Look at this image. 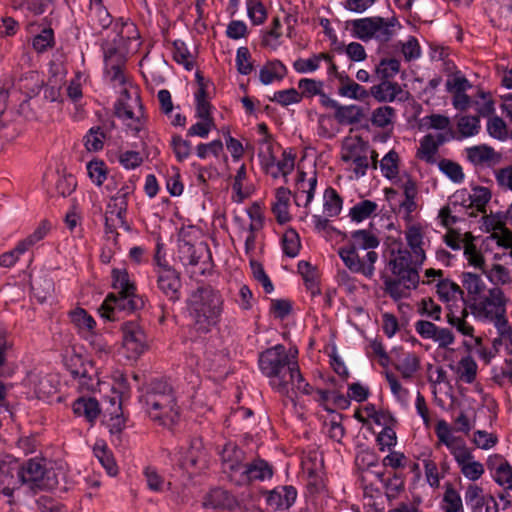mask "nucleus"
<instances>
[{
    "label": "nucleus",
    "mask_w": 512,
    "mask_h": 512,
    "mask_svg": "<svg viewBox=\"0 0 512 512\" xmlns=\"http://www.w3.org/2000/svg\"><path fill=\"white\" fill-rule=\"evenodd\" d=\"M258 363L261 372L269 378L271 387L278 393L293 398L297 393L310 395L313 392L300 373L296 356H290L283 345L277 344L263 351Z\"/></svg>",
    "instance_id": "f257e3e1"
},
{
    "label": "nucleus",
    "mask_w": 512,
    "mask_h": 512,
    "mask_svg": "<svg viewBox=\"0 0 512 512\" xmlns=\"http://www.w3.org/2000/svg\"><path fill=\"white\" fill-rule=\"evenodd\" d=\"M187 311L194 330L207 334L215 328L223 312V298L210 286L195 290L187 301Z\"/></svg>",
    "instance_id": "f03ea898"
},
{
    "label": "nucleus",
    "mask_w": 512,
    "mask_h": 512,
    "mask_svg": "<svg viewBox=\"0 0 512 512\" xmlns=\"http://www.w3.org/2000/svg\"><path fill=\"white\" fill-rule=\"evenodd\" d=\"M222 460L224 471L240 486L253 481H265L273 476V468L267 461L255 459L250 463H244L245 453L233 445L224 448Z\"/></svg>",
    "instance_id": "7ed1b4c3"
},
{
    "label": "nucleus",
    "mask_w": 512,
    "mask_h": 512,
    "mask_svg": "<svg viewBox=\"0 0 512 512\" xmlns=\"http://www.w3.org/2000/svg\"><path fill=\"white\" fill-rule=\"evenodd\" d=\"M438 443L445 445L465 479L476 483L485 474L484 464L476 460L463 439L452 434L449 424L439 420L435 427Z\"/></svg>",
    "instance_id": "20e7f679"
},
{
    "label": "nucleus",
    "mask_w": 512,
    "mask_h": 512,
    "mask_svg": "<svg viewBox=\"0 0 512 512\" xmlns=\"http://www.w3.org/2000/svg\"><path fill=\"white\" fill-rule=\"evenodd\" d=\"M146 413L160 426L172 428L179 422L180 409L170 385L155 382L144 396Z\"/></svg>",
    "instance_id": "39448f33"
},
{
    "label": "nucleus",
    "mask_w": 512,
    "mask_h": 512,
    "mask_svg": "<svg viewBox=\"0 0 512 512\" xmlns=\"http://www.w3.org/2000/svg\"><path fill=\"white\" fill-rule=\"evenodd\" d=\"M466 305L473 316L480 321L492 322L497 327L507 323L506 298L502 289L498 287L489 289L487 294L467 302Z\"/></svg>",
    "instance_id": "423d86ee"
},
{
    "label": "nucleus",
    "mask_w": 512,
    "mask_h": 512,
    "mask_svg": "<svg viewBox=\"0 0 512 512\" xmlns=\"http://www.w3.org/2000/svg\"><path fill=\"white\" fill-rule=\"evenodd\" d=\"M400 27L395 17H365L351 22L353 36L364 42L374 39L380 43H386L393 38Z\"/></svg>",
    "instance_id": "0eeeda50"
},
{
    "label": "nucleus",
    "mask_w": 512,
    "mask_h": 512,
    "mask_svg": "<svg viewBox=\"0 0 512 512\" xmlns=\"http://www.w3.org/2000/svg\"><path fill=\"white\" fill-rule=\"evenodd\" d=\"M115 114L125 122L135 135H139L145 129L146 119L137 91H134L133 94L132 90L128 88H124L121 91L120 97L115 104Z\"/></svg>",
    "instance_id": "6e6552de"
},
{
    "label": "nucleus",
    "mask_w": 512,
    "mask_h": 512,
    "mask_svg": "<svg viewBox=\"0 0 512 512\" xmlns=\"http://www.w3.org/2000/svg\"><path fill=\"white\" fill-rule=\"evenodd\" d=\"M18 471L22 484L32 491L52 489L58 483L54 471L47 469L42 459H30Z\"/></svg>",
    "instance_id": "1a4fd4ad"
},
{
    "label": "nucleus",
    "mask_w": 512,
    "mask_h": 512,
    "mask_svg": "<svg viewBox=\"0 0 512 512\" xmlns=\"http://www.w3.org/2000/svg\"><path fill=\"white\" fill-rule=\"evenodd\" d=\"M369 145L361 137H346L341 147V159L356 178L364 176L369 168Z\"/></svg>",
    "instance_id": "9d476101"
},
{
    "label": "nucleus",
    "mask_w": 512,
    "mask_h": 512,
    "mask_svg": "<svg viewBox=\"0 0 512 512\" xmlns=\"http://www.w3.org/2000/svg\"><path fill=\"white\" fill-rule=\"evenodd\" d=\"M144 300L136 292L109 293L99 308L101 316L109 321L119 319L121 312L132 313L144 307Z\"/></svg>",
    "instance_id": "9b49d317"
},
{
    "label": "nucleus",
    "mask_w": 512,
    "mask_h": 512,
    "mask_svg": "<svg viewBox=\"0 0 512 512\" xmlns=\"http://www.w3.org/2000/svg\"><path fill=\"white\" fill-rule=\"evenodd\" d=\"M423 263H417L413 253L403 248L401 244L390 251L388 266L395 277L409 282L411 285L419 283L418 269Z\"/></svg>",
    "instance_id": "f8f14e48"
},
{
    "label": "nucleus",
    "mask_w": 512,
    "mask_h": 512,
    "mask_svg": "<svg viewBox=\"0 0 512 512\" xmlns=\"http://www.w3.org/2000/svg\"><path fill=\"white\" fill-rule=\"evenodd\" d=\"M338 255L343 261L345 267L352 273L362 275L368 280H372L375 276L376 267L379 256L376 251H367L365 255L360 256L358 251L353 247H340Z\"/></svg>",
    "instance_id": "ddd939ff"
},
{
    "label": "nucleus",
    "mask_w": 512,
    "mask_h": 512,
    "mask_svg": "<svg viewBox=\"0 0 512 512\" xmlns=\"http://www.w3.org/2000/svg\"><path fill=\"white\" fill-rule=\"evenodd\" d=\"M122 349L127 359H138L147 349L148 340L143 327L137 321H126L120 326Z\"/></svg>",
    "instance_id": "4468645a"
},
{
    "label": "nucleus",
    "mask_w": 512,
    "mask_h": 512,
    "mask_svg": "<svg viewBox=\"0 0 512 512\" xmlns=\"http://www.w3.org/2000/svg\"><path fill=\"white\" fill-rule=\"evenodd\" d=\"M133 188L129 185H123L115 195L110 197L105 212L106 225L113 222L114 226L120 227L125 231L130 230L127 222L128 197Z\"/></svg>",
    "instance_id": "2eb2a0df"
},
{
    "label": "nucleus",
    "mask_w": 512,
    "mask_h": 512,
    "mask_svg": "<svg viewBox=\"0 0 512 512\" xmlns=\"http://www.w3.org/2000/svg\"><path fill=\"white\" fill-rule=\"evenodd\" d=\"M248 215L250 218L248 225L239 223V238L244 240L245 254L252 258L255 255L257 236L264 225V217L257 206L250 208Z\"/></svg>",
    "instance_id": "dca6fc26"
},
{
    "label": "nucleus",
    "mask_w": 512,
    "mask_h": 512,
    "mask_svg": "<svg viewBox=\"0 0 512 512\" xmlns=\"http://www.w3.org/2000/svg\"><path fill=\"white\" fill-rule=\"evenodd\" d=\"M369 94L378 102H394L395 100L406 101L408 93L401 85L394 81L380 80L379 84L370 88Z\"/></svg>",
    "instance_id": "f3484780"
},
{
    "label": "nucleus",
    "mask_w": 512,
    "mask_h": 512,
    "mask_svg": "<svg viewBox=\"0 0 512 512\" xmlns=\"http://www.w3.org/2000/svg\"><path fill=\"white\" fill-rule=\"evenodd\" d=\"M24 486L22 479L19 477V471L16 474L12 470H1L0 471V496L6 498V503L11 507L16 506L19 503L18 497L15 493Z\"/></svg>",
    "instance_id": "a211bd4d"
},
{
    "label": "nucleus",
    "mask_w": 512,
    "mask_h": 512,
    "mask_svg": "<svg viewBox=\"0 0 512 512\" xmlns=\"http://www.w3.org/2000/svg\"><path fill=\"white\" fill-rule=\"evenodd\" d=\"M316 186L317 176L315 174L306 178L305 172H299L294 192V201L296 205L303 206L307 209L314 198Z\"/></svg>",
    "instance_id": "6ab92c4d"
},
{
    "label": "nucleus",
    "mask_w": 512,
    "mask_h": 512,
    "mask_svg": "<svg viewBox=\"0 0 512 512\" xmlns=\"http://www.w3.org/2000/svg\"><path fill=\"white\" fill-rule=\"evenodd\" d=\"M297 491L293 486H278L267 493V505L274 510H287L296 501Z\"/></svg>",
    "instance_id": "aec40b11"
},
{
    "label": "nucleus",
    "mask_w": 512,
    "mask_h": 512,
    "mask_svg": "<svg viewBox=\"0 0 512 512\" xmlns=\"http://www.w3.org/2000/svg\"><path fill=\"white\" fill-rule=\"evenodd\" d=\"M405 240L413 253L417 263H424L426 253L424 249V230L420 224H409L405 229Z\"/></svg>",
    "instance_id": "412c9836"
},
{
    "label": "nucleus",
    "mask_w": 512,
    "mask_h": 512,
    "mask_svg": "<svg viewBox=\"0 0 512 512\" xmlns=\"http://www.w3.org/2000/svg\"><path fill=\"white\" fill-rule=\"evenodd\" d=\"M158 288L172 301L179 299L180 279L172 267L157 269Z\"/></svg>",
    "instance_id": "4be33fe9"
},
{
    "label": "nucleus",
    "mask_w": 512,
    "mask_h": 512,
    "mask_svg": "<svg viewBox=\"0 0 512 512\" xmlns=\"http://www.w3.org/2000/svg\"><path fill=\"white\" fill-rule=\"evenodd\" d=\"M488 468L493 473L495 482L503 487L512 489V466L500 455L488 459Z\"/></svg>",
    "instance_id": "5701e85b"
},
{
    "label": "nucleus",
    "mask_w": 512,
    "mask_h": 512,
    "mask_svg": "<svg viewBox=\"0 0 512 512\" xmlns=\"http://www.w3.org/2000/svg\"><path fill=\"white\" fill-rule=\"evenodd\" d=\"M295 156L291 151L283 150L281 158L277 159L276 156L273 160L265 166L262 170L276 179L283 177L284 179L294 170ZM287 180H285L286 182Z\"/></svg>",
    "instance_id": "b1692460"
},
{
    "label": "nucleus",
    "mask_w": 512,
    "mask_h": 512,
    "mask_svg": "<svg viewBox=\"0 0 512 512\" xmlns=\"http://www.w3.org/2000/svg\"><path fill=\"white\" fill-rule=\"evenodd\" d=\"M445 142L442 134H428L420 140L417 150V158L429 164L436 162L439 147Z\"/></svg>",
    "instance_id": "393cba45"
},
{
    "label": "nucleus",
    "mask_w": 512,
    "mask_h": 512,
    "mask_svg": "<svg viewBox=\"0 0 512 512\" xmlns=\"http://www.w3.org/2000/svg\"><path fill=\"white\" fill-rule=\"evenodd\" d=\"M69 319L81 338L89 336L90 333L96 330L97 323L95 319L81 307H76L71 310L69 312Z\"/></svg>",
    "instance_id": "a878e982"
},
{
    "label": "nucleus",
    "mask_w": 512,
    "mask_h": 512,
    "mask_svg": "<svg viewBox=\"0 0 512 512\" xmlns=\"http://www.w3.org/2000/svg\"><path fill=\"white\" fill-rule=\"evenodd\" d=\"M380 244V239L376 232L370 229H359L351 232L350 241L343 247H353L358 249L374 251Z\"/></svg>",
    "instance_id": "bb28decb"
},
{
    "label": "nucleus",
    "mask_w": 512,
    "mask_h": 512,
    "mask_svg": "<svg viewBox=\"0 0 512 512\" xmlns=\"http://www.w3.org/2000/svg\"><path fill=\"white\" fill-rule=\"evenodd\" d=\"M436 293L439 299L447 304L449 310L458 300H463L464 291L450 279H440L436 285Z\"/></svg>",
    "instance_id": "cd10ccee"
},
{
    "label": "nucleus",
    "mask_w": 512,
    "mask_h": 512,
    "mask_svg": "<svg viewBox=\"0 0 512 512\" xmlns=\"http://www.w3.org/2000/svg\"><path fill=\"white\" fill-rule=\"evenodd\" d=\"M291 191L286 187H279L275 191V200L272 203V212L280 224L290 221L289 213Z\"/></svg>",
    "instance_id": "c85d7f7f"
},
{
    "label": "nucleus",
    "mask_w": 512,
    "mask_h": 512,
    "mask_svg": "<svg viewBox=\"0 0 512 512\" xmlns=\"http://www.w3.org/2000/svg\"><path fill=\"white\" fill-rule=\"evenodd\" d=\"M464 498L467 506L473 512L482 510L487 502H494V496L491 494H485L484 489L476 483H470L467 485L464 492Z\"/></svg>",
    "instance_id": "c756f323"
},
{
    "label": "nucleus",
    "mask_w": 512,
    "mask_h": 512,
    "mask_svg": "<svg viewBox=\"0 0 512 512\" xmlns=\"http://www.w3.org/2000/svg\"><path fill=\"white\" fill-rule=\"evenodd\" d=\"M451 369L457 380L463 383L472 384L477 378L478 364L472 355H464L455 366H451Z\"/></svg>",
    "instance_id": "7c9ffc66"
},
{
    "label": "nucleus",
    "mask_w": 512,
    "mask_h": 512,
    "mask_svg": "<svg viewBox=\"0 0 512 512\" xmlns=\"http://www.w3.org/2000/svg\"><path fill=\"white\" fill-rule=\"evenodd\" d=\"M339 81L338 94L354 100H364L369 92L360 84L352 80L347 74L337 75Z\"/></svg>",
    "instance_id": "2f4dec72"
},
{
    "label": "nucleus",
    "mask_w": 512,
    "mask_h": 512,
    "mask_svg": "<svg viewBox=\"0 0 512 512\" xmlns=\"http://www.w3.org/2000/svg\"><path fill=\"white\" fill-rule=\"evenodd\" d=\"M468 306L466 305L460 311H450L446 315L447 323L453 327L459 334H461L464 338L467 336H472V333H475L474 326L468 322L467 318L469 316Z\"/></svg>",
    "instance_id": "473e14b6"
},
{
    "label": "nucleus",
    "mask_w": 512,
    "mask_h": 512,
    "mask_svg": "<svg viewBox=\"0 0 512 512\" xmlns=\"http://www.w3.org/2000/svg\"><path fill=\"white\" fill-rule=\"evenodd\" d=\"M72 408L75 415L84 417L89 423H94L101 412L98 401L92 397L78 398Z\"/></svg>",
    "instance_id": "72a5a7b5"
},
{
    "label": "nucleus",
    "mask_w": 512,
    "mask_h": 512,
    "mask_svg": "<svg viewBox=\"0 0 512 512\" xmlns=\"http://www.w3.org/2000/svg\"><path fill=\"white\" fill-rule=\"evenodd\" d=\"M467 159L474 165H483L498 160L499 155L486 144L475 145L465 149Z\"/></svg>",
    "instance_id": "f704fd0d"
},
{
    "label": "nucleus",
    "mask_w": 512,
    "mask_h": 512,
    "mask_svg": "<svg viewBox=\"0 0 512 512\" xmlns=\"http://www.w3.org/2000/svg\"><path fill=\"white\" fill-rule=\"evenodd\" d=\"M88 17L94 29H104L112 23V18L102 0H90Z\"/></svg>",
    "instance_id": "c9c22d12"
},
{
    "label": "nucleus",
    "mask_w": 512,
    "mask_h": 512,
    "mask_svg": "<svg viewBox=\"0 0 512 512\" xmlns=\"http://www.w3.org/2000/svg\"><path fill=\"white\" fill-rule=\"evenodd\" d=\"M463 254L469 266L487 274L485 271V259L482 252L473 243L470 233L465 234Z\"/></svg>",
    "instance_id": "e433bc0d"
},
{
    "label": "nucleus",
    "mask_w": 512,
    "mask_h": 512,
    "mask_svg": "<svg viewBox=\"0 0 512 512\" xmlns=\"http://www.w3.org/2000/svg\"><path fill=\"white\" fill-rule=\"evenodd\" d=\"M287 74L286 66L279 60L269 61L259 70L260 82L264 85L282 80Z\"/></svg>",
    "instance_id": "4c0bfd02"
},
{
    "label": "nucleus",
    "mask_w": 512,
    "mask_h": 512,
    "mask_svg": "<svg viewBox=\"0 0 512 512\" xmlns=\"http://www.w3.org/2000/svg\"><path fill=\"white\" fill-rule=\"evenodd\" d=\"M384 284L385 292L396 301L409 297L411 290L416 289L419 285V283L411 285L409 282L400 279V277L387 279Z\"/></svg>",
    "instance_id": "58836bf2"
},
{
    "label": "nucleus",
    "mask_w": 512,
    "mask_h": 512,
    "mask_svg": "<svg viewBox=\"0 0 512 512\" xmlns=\"http://www.w3.org/2000/svg\"><path fill=\"white\" fill-rule=\"evenodd\" d=\"M456 129L459 139L476 136L481 129L480 118L477 115H461L456 118Z\"/></svg>",
    "instance_id": "ea45409f"
},
{
    "label": "nucleus",
    "mask_w": 512,
    "mask_h": 512,
    "mask_svg": "<svg viewBox=\"0 0 512 512\" xmlns=\"http://www.w3.org/2000/svg\"><path fill=\"white\" fill-rule=\"evenodd\" d=\"M461 281L463 288L467 291L468 302L483 295L486 285L480 275L472 272H463Z\"/></svg>",
    "instance_id": "a19ab883"
},
{
    "label": "nucleus",
    "mask_w": 512,
    "mask_h": 512,
    "mask_svg": "<svg viewBox=\"0 0 512 512\" xmlns=\"http://www.w3.org/2000/svg\"><path fill=\"white\" fill-rule=\"evenodd\" d=\"M363 109L355 104L340 105L335 111V119L339 124L351 125L359 123L363 118Z\"/></svg>",
    "instance_id": "79ce46f5"
},
{
    "label": "nucleus",
    "mask_w": 512,
    "mask_h": 512,
    "mask_svg": "<svg viewBox=\"0 0 512 512\" xmlns=\"http://www.w3.org/2000/svg\"><path fill=\"white\" fill-rule=\"evenodd\" d=\"M399 164L400 157L395 150H390L384 157L380 160L379 166L382 175L395 182L399 177Z\"/></svg>",
    "instance_id": "37998d69"
},
{
    "label": "nucleus",
    "mask_w": 512,
    "mask_h": 512,
    "mask_svg": "<svg viewBox=\"0 0 512 512\" xmlns=\"http://www.w3.org/2000/svg\"><path fill=\"white\" fill-rule=\"evenodd\" d=\"M93 452L95 457L99 460L109 475L115 476L118 473V467L114 460L113 454L103 441H98L95 443Z\"/></svg>",
    "instance_id": "c03bdc74"
},
{
    "label": "nucleus",
    "mask_w": 512,
    "mask_h": 512,
    "mask_svg": "<svg viewBox=\"0 0 512 512\" xmlns=\"http://www.w3.org/2000/svg\"><path fill=\"white\" fill-rule=\"evenodd\" d=\"M491 9L495 11L493 21H495L499 27L504 29L512 27L511 0L496 1L494 4H492Z\"/></svg>",
    "instance_id": "a18cd8bd"
},
{
    "label": "nucleus",
    "mask_w": 512,
    "mask_h": 512,
    "mask_svg": "<svg viewBox=\"0 0 512 512\" xmlns=\"http://www.w3.org/2000/svg\"><path fill=\"white\" fill-rule=\"evenodd\" d=\"M395 368L404 380H411L420 368V360L415 353H404Z\"/></svg>",
    "instance_id": "49530a36"
},
{
    "label": "nucleus",
    "mask_w": 512,
    "mask_h": 512,
    "mask_svg": "<svg viewBox=\"0 0 512 512\" xmlns=\"http://www.w3.org/2000/svg\"><path fill=\"white\" fill-rule=\"evenodd\" d=\"M378 211V204L372 200H361L350 208L349 216L352 221L360 223L372 215H376Z\"/></svg>",
    "instance_id": "de8ad7c7"
},
{
    "label": "nucleus",
    "mask_w": 512,
    "mask_h": 512,
    "mask_svg": "<svg viewBox=\"0 0 512 512\" xmlns=\"http://www.w3.org/2000/svg\"><path fill=\"white\" fill-rule=\"evenodd\" d=\"M104 77L114 86L119 85L123 88L131 89L132 94L134 91H137V88L128 82L126 76V66H105ZM123 90L124 89H122V91Z\"/></svg>",
    "instance_id": "09e8293b"
},
{
    "label": "nucleus",
    "mask_w": 512,
    "mask_h": 512,
    "mask_svg": "<svg viewBox=\"0 0 512 512\" xmlns=\"http://www.w3.org/2000/svg\"><path fill=\"white\" fill-rule=\"evenodd\" d=\"M477 116L489 117L495 113V102L490 92L479 90L473 99Z\"/></svg>",
    "instance_id": "8fccbe9b"
},
{
    "label": "nucleus",
    "mask_w": 512,
    "mask_h": 512,
    "mask_svg": "<svg viewBox=\"0 0 512 512\" xmlns=\"http://www.w3.org/2000/svg\"><path fill=\"white\" fill-rule=\"evenodd\" d=\"M112 287L115 293H132L136 292L135 284L130 280L126 269L114 268L111 272Z\"/></svg>",
    "instance_id": "3c124183"
},
{
    "label": "nucleus",
    "mask_w": 512,
    "mask_h": 512,
    "mask_svg": "<svg viewBox=\"0 0 512 512\" xmlns=\"http://www.w3.org/2000/svg\"><path fill=\"white\" fill-rule=\"evenodd\" d=\"M400 61L396 58L385 57L375 66V75L379 80L393 79L400 71Z\"/></svg>",
    "instance_id": "603ef678"
},
{
    "label": "nucleus",
    "mask_w": 512,
    "mask_h": 512,
    "mask_svg": "<svg viewBox=\"0 0 512 512\" xmlns=\"http://www.w3.org/2000/svg\"><path fill=\"white\" fill-rule=\"evenodd\" d=\"M442 501L444 512H461L464 510L460 493L453 487L451 483L445 484V491Z\"/></svg>",
    "instance_id": "864d4df0"
},
{
    "label": "nucleus",
    "mask_w": 512,
    "mask_h": 512,
    "mask_svg": "<svg viewBox=\"0 0 512 512\" xmlns=\"http://www.w3.org/2000/svg\"><path fill=\"white\" fill-rule=\"evenodd\" d=\"M323 60H329V54L318 53L307 59L299 58L293 63V68L298 73H312L316 71Z\"/></svg>",
    "instance_id": "5fc2aeb1"
},
{
    "label": "nucleus",
    "mask_w": 512,
    "mask_h": 512,
    "mask_svg": "<svg viewBox=\"0 0 512 512\" xmlns=\"http://www.w3.org/2000/svg\"><path fill=\"white\" fill-rule=\"evenodd\" d=\"M324 213L329 217H335L340 214L342 210V198L337 191L331 187L327 188L324 192Z\"/></svg>",
    "instance_id": "6e6d98bb"
},
{
    "label": "nucleus",
    "mask_w": 512,
    "mask_h": 512,
    "mask_svg": "<svg viewBox=\"0 0 512 512\" xmlns=\"http://www.w3.org/2000/svg\"><path fill=\"white\" fill-rule=\"evenodd\" d=\"M51 230V223L47 220H42L35 230L28 235L25 239L19 241L20 246L27 252L38 242L43 240Z\"/></svg>",
    "instance_id": "4d7b16f0"
},
{
    "label": "nucleus",
    "mask_w": 512,
    "mask_h": 512,
    "mask_svg": "<svg viewBox=\"0 0 512 512\" xmlns=\"http://www.w3.org/2000/svg\"><path fill=\"white\" fill-rule=\"evenodd\" d=\"M486 130L490 137L499 141H505L509 137L507 124L501 117L494 114L488 117Z\"/></svg>",
    "instance_id": "13d9d810"
},
{
    "label": "nucleus",
    "mask_w": 512,
    "mask_h": 512,
    "mask_svg": "<svg viewBox=\"0 0 512 512\" xmlns=\"http://www.w3.org/2000/svg\"><path fill=\"white\" fill-rule=\"evenodd\" d=\"M234 504V499L222 489L212 490L204 501L205 507L211 508H228L231 509Z\"/></svg>",
    "instance_id": "bf43d9fd"
},
{
    "label": "nucleus",
    "mask_w": 512,
    "mask_h": 512,
    "mask_svg": "<svg viewBox=\"0 0 512 512\" xmlns=\"http://www.w3.org/2000/svg\"><path fill=\"white\" fill-rule=\"evenodd\" d=\"M445 87L448 93L453 94L455 92H467L472 84L461 71L455 70L448 75Z\"/></svg>",
    "instance_id": "052dcab7"
},
{
    "label": "nucleus",
    "mask_w": 512,
    "mask_h": 512,
    "mask_svg": "<svg viewBox=\"0 0 512 512\" xmlns=\"http://www.w3.org/2000/svg\"><path fill=\"white\" fill-rule=\"evenodd\" d=\"M396 117V111L391 106H380L373 110L370 121L373 126L385 128L391 125Z\"/></svg>",
    "instance_id": "680f3d73"
},
{
    "label": "nucleus",
    "mask_w": 512,
    "mask_h": 512,
    "mask_svg": "<svg viewBox=\"0 0 512 512\" xmlns=\"http://www.w3.org/2000/svg\"><path fill=\"white\" fill-rule=\"evenodd\" d=\"M385 378L388 382L389 388L397 399V401L404 406H407L410 399V393L407 388H405L397 378V376L392 372H386Z\"/></svg>",
    "instance_id": "e2e57ef3"
},
{
    "label": "nucleus",
    "mask_w": 512,
    "mask_h": 512,
    "mask_svg": "<svg viewBox=\"0 0 512 512\" xmlns=\"http://www.w3.org/2000/svg\"><path fill=\"white\" fill-rule=\"evenodd\" d=\"M90 180L96 185L101 186L107 179L108 168L102 160H91L86 165Z\"/></svg>",
    "instance_id": "0e129e2a"
},
{
    "label": "nucleus",
    "mask_w": 512,
    "mask_h": 512,
    "mask_svg": "<svg viewBox=\"0 0 512 512\" xmlns=\"http://www.w3.org/2000/svg\"><path fill=\"white\" fill-rule=\"evenodd\" d=\"M126 52L114 44H107L104 47L105 66H126Z\"/></svg>",
    "instance_id": "69168bd1"
},
{
    "label": "nucleus",
    "mask_w": 512,
    "mask_h": 512,
    "mask_svg": "<svg viewBox=\"0 0 512 512\" xmlns=\"http://www.w3.org/2000/svg\"><path fill=\"white\" fill-rule=\"evenodd\" d=\"M283 252L288 257L294 258L298 255L301 247L300 237L298 233L293 230H287L282 237Z\"/></svg>",
    "instance_id": "338daca9"
},
{
    "label": "nucleus",
    "mask_w": 512,
    "mask_h": 512,
    "mask_svg": "<svg viewBox=\"0 0 512 512\" xmlns=\"http://www.w3.org/2000/svg\"><path fill=\"white\" fill-rule=\"evenodd\" d=\"M105 133L100 127H92L84 136V145L90 152H96L103 148Z\"/></svg>",
    "instance_id": "774afa93"
}]
</instances>
